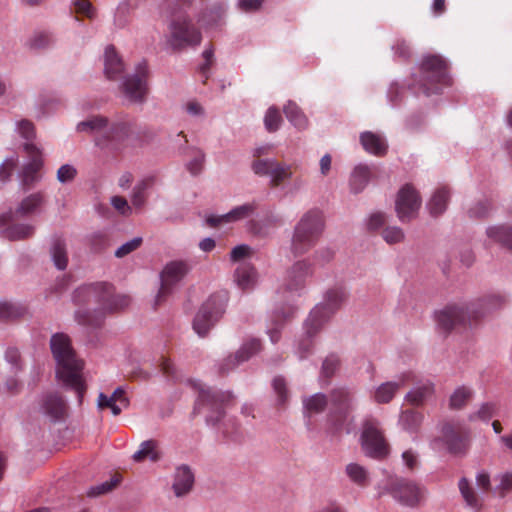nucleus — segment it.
<instances>
[{
    "instance_id": "09e8293b",
    "label": "nucleus",
    "mask_w": 512,
    "mask_h": 512,
    "mask_svg": "<svg viewBox=\"0 0 512 512\" xmlns=\"http://www.w3.org/2000/svg\"><path fill=\"white\" fill-rule=\"evenodd\" d=\"M497 411V405L493 402L483 403L480 408L475 412L469 415V420H482L488 421L490 420Z\"/></svg>"
},
{
    "instance_id": "cd10ccee",
    "label": "nucleus",
    "mask_w": 512,
    "mask_h": 512,
    "mask_svg": "<svg viewBox=\"0 0 512 512\" xmlns=\"http://www.w3.org/2000/svg\"><path fill=\"white\" fill-rule=\"evenodd\" d=\"M15 221L6 224L0 223L1 226H6L1 235L3 238L10 241L25 240L34 235L35 227L31 224L14 223Z\"/></svg>"
},
{
    "instance_id": "6e6d98bb",
    "label": "nucleus",
    "mask_w": 512,
    "mask_h": 512,
    "mask_svg": "<svg viewBox=\"0 0 512 512\" xmlns=\"http://www.w3.org/2000/svg\"><path fill=\"white\" fill-rule=\"evenodd\" d=\"M204 161V153L201 151H196L194 158L187 164L188 171L194 176L200 174L203 170Z\"/></svg>"
},
{
    "instance_id": "9d476101",
    "label": "nucleus",
    "mask_w": 512,
    "mask_h": 512,
    "mask_svg": "<svg viewBox=\"0 0 512 512\" xmlns=\"http://www.w3.org/2000/svg\"><path fill=\"white\" fill-rule=\"evenodd\" d=\"M234 398L230 391H214L211 388H200L195 411L205 412L208 423L215 425L225 414V406Z\"/></svg>"
},
{
    "instance_id": "13d9d810",
    "label": "nucleus",
    "mask_w": 512,
    "mask_h": 512,
    "mask_svg": "<svg viewBox=\"0 0 512 512\" xmlns=\"http://www.w3.org/2000/svg\"><path fill=\"white\" fill-rule=\"evenodd\" d=\"M490 208L491 205L487 200L478 202L474 207L469 209V216L478 219L485 218L488 216Z\"/></svg>"
},
{
    "instance_id": "f03ea898",
    "label": "nucleus",
    "mask_w": 512,
    "mask_h": 512,
    "mask_svg": "<svg viewBox=\"0 0 512 512\" xmlns=\"http://www.w3.org/2000/svg\"><path fill=\"white\" fill-rule=\"evenodd\" d=\"M73 301L76 305L97 303L103 315L105 312H114L127 307L130 298L126 295H115L113 286L108 283H95L77 288L73 293ZM76 318L82 325L98 326L102 316L92 317L89 312L77 311Z\"/></svg>"
},
{
    "instance_id": "8fccbe9b",
    "label": "nucleus",
    "mask_w": 512,
    "mask_h": 512,
    "mask_svg": "<svg viewBox=\"0 0 512 512\" xmlns=\"http://www.w3.org/2000/svg\"><path fill=\"white\" fill-rule=\"evenodd\" d=\"M120 480H121L120 476L116 475L109 481H106L100 485L92 487L89 490L88 495L93 497V496H100V495L106 494V493L112 491L115 487H117L118 484L120 483Z\"/></svg>"
},
{
    "instance_id": "864d4df0",
    "label": "nucleus",
    "mask_w": 512,
    "mask_h": 512,
    "mask_svg": "<svg viewBox=\"0 0 512 512\" xmlns=\"http://www.w3.org/2000/svg\"><path fill=\"white\" fill-rule=\"evenodd\" d=\"M392 49L395 55L401 60L409 59L412 54L411 47L405 39H397Z\"/></svg>"
},
{
    "instance_id": "c03bdc74",
    "label": "nucleus",
    "mask_w": 512,
    "mask_h": 512,
    "mask_svg": "<svg viewBox=\"0 0 512 512\" xmlns=\"http://www.w3.org/2000/svg\"><path fill=\"white\" fill-rule=\"evenodd\" d=\"M339 366H340L339 357L335 354L328 355L322 363L321 372H320V380L322 382H324L326 385H328L330 382V379L334 376V374L338 370Z\"/></svg>"
},
{
    "instance_id": "72a5a7b5",
    "label": "nucleus",
    "mask_w": 512,
    "mask_h": 512,
    "mask_svg": "<svg viewBox=\"0 0 512 512\" xmlns=\"http://www.w3.org/2000/svg\"><path fill=\"white\" fill-rule=\"evenodd\" d=\"M345 474L352 483L360 488H365L370 484L369 471L358 463L347 464Z\"/></svg>"
},
{
    "instance_id": "dca6fc26",
    "label": "nucleus",
    "mask_w": 512,
    "mask_h": 512,
    "mask_svg": "<svg viewBox=\"0 0 512 512\" xmlns=\"http://www.w3.org/2000/svg\"><path fill=\"white\" fill-rule=\"evenodd\" d=\"M421 205V198L415 188L406 184L398 193L396 200V212L402 222L413 219Z\"/></svg>"
},
{
    "instance_id": "a211bd4d",
    "label": "nucleus",
    "mask_w": 512,
    "mask_h": 512,
    "mask_svg": "<svg viewBox=\"0 0 512 512\" xmlns=\"http://www.w3.org/2000/svg\"><path fill=\"white\" fill-rule=\"evenodd\" d=\"M444 441L450 453L464 454L469 445V433L459 424L446 423L442 429Z\"/></svg>"
},
{
    "instance_id": "a18cd8bd",
    "label": "nucleus",
    "mask_w": 512,
    "mask_h": 512,
    "mask_svg": "<svg viewBox=\"0 0 512 512\" xmlns=\"http://www.w3.org/2000/svg\"><path fill=\"white\" fill-rule=\"evenodd\" d=\"M25 308L21 305L11 302H0V321H11L22 317L25 314Z\"/></svg>"
},
{
    "instance_id": "f704fd0d",
    "label": "nucleus",
    "mask_w": 512,
    "mask_h": 512,
    "mask_svg": "<svg viewBox=\"0 0 512 512\" xmlns=\"http://www.w3.org/2000/svg\"><path fill=\"white\" fill-rule=\"evenodd\" d=\"M450 198V192L446 187H441L435 191L428 203V209L432 216L441 215L447 208Z\"/></svg>"
},
{
    "instance_id": "423d86ee",
    "label": "nucleus",
    "mask_w": 512,
    "mask_h": 512,
    "mask_svg": "<svg viewBox=\"0 0 512 512\" xmlns=\"http://www.w3.org/2000/svg\"><path fill=\"white\" fill-rule=\"evenodd\" d=\"M324 230L322 212L317 209L307 211L294 228L291 252L300 256L310 251L318 242Z\"/></svg>"
},
{
    "instance_id": "20e7f679",
    "label": "nucleus",
    "mask_w": 512,
    "mask_h": 512,
    "mask_svg": "<svg viewBox=\"0 0 512 512\" xmlns=\"http://www.w3.org/2000/svg\"><path fill=\"white\" fill-rule=\"evenodd\" d=\"M50 346L57 362V377L67 387L75 390L81 400L86 391V385L82 378L83 361L77 358L69 337L63 333L53 335Z\"/></svg>"
},
{
    "instance_id": "3c124183",
    "label": "nucleus",
    "mask_w": 512,
    "mask_h": 512,
    "mask_svg": "<svg viewBox=\"0 0 512 512\" xmlns=\"http://www.w3.org/2000/svg\"><path fill=\"white\" fill-rule=\"evenodd\" d=\"M381 235L388 244L400 243L405 237L402 229L396 226L385 227L382 230Z\"/></svg>"
},
{
    "instance_id": "4c0bfd02",
    "label": "nucleus",
    "mask_w": 512,
    "mask_h": 512,
    "mask_svg": "<svg viewBox=\"0 0 512 512\" xmlns=\"http://www.w3.org/2000/svg\"><path fill=\"white\" fill-rule=\"evenodd\" d=\"M50 253L56 268L65 270L68 265V254L64 240L55 238L52 242Z\"/></svg>"
},
{
    "instance_id": "e433bc0d",
    "label": "nucleus",
    "mask_w": 512,
    "mask_h": 512,
    "mask_svg": "<svg viewBox=\"0 0 512 512\" xmlns=\"http://www.w3.org/2000/svg\"><path fill=\"white\" fill-rule=\"evenodd\" d=\"M328 405V398L323 393H316L303 399L305 414L308 416L322 413Z\"/></svg>"
},
{
    "instance_id": "7ed1b4c3",
    "label": "nucleus",
    "mask_w": 512,
    "mask_h": 512,
    "mask_svg": "<svg viewBox=\"0 0 512 512\" xmlns=\"http://www.w3.org/2000/svg\"><path fill=\"white\" fill-rule=\"evenodd\" d=\"M78 132H87L97 136L96 143H108L113 147L138 140L141 132L133 119H121L110 123L108 118L101 115L91 116L78 123Z\"/></svg>"
},
{
    "instance_id": "f8f14e48",
    "label": "nucleus",
    "mask_w": 512,
    "mask_h": 512,
    "mask_svg": "<svg viewBox=\"0 0 512 512\" xmlns=\"http://www.w3.org/2000/svg\"><path fill=\"white\" fill-rule=\"evenodd\" d=\"M227 300V293H216L201 306L193 321V329L199 336H206L210 328L224 313Z\"/></svg>"
},
{
    "instance_id": "e2e57ef3",
    "label": "nucleus",
    "mask_w": 512,
    "mask_h": 512,
    "mask_svg": "<svg viewBox=\"0 0 512 512\" xmlns=\"http://www.w3.org/2000/svg\"><path fill=\"white\" fill-rule=\"evenodd\" d=\"M204 58V63L200 66V72L205 76V79L208 78L207 73L213 64L214 60V48L211 45L209 48L205 49L202 54Z\"/></svg>"
},
{
    "instance_id": "49530a36",
    "label": "nucleus",
    "mask_w": 512,
    "mask_h": 512,
    "mask_svg": "<svg viewBox=\"0 0 512 512\" xmlns=\"http://www.w3.org/2000/svg\"><path fill=\"white\" fill-rule=\"evenodd\" d=\"M273 390L277 396V405L284 406L289 399L287 382L282 376H276L272 381Z\"/></svg>"
},
{
    "instance_id": "774afa93",
    "label": "nucleus",
    "mask_w": 512,
    "mask_h": 512,
    "mask_svg": "<svg viewBox=\"0 0 512 512\" xmlns=\"http://www.w3.org/2000/svg\"><path fill=\"white\" fill-rule=\"evenodd\" d=\"M112 204L114 208L122 214H126L130 210L127 200L124 197L114 196L112 198Z\"/></svg>"
},
{
    "instance_id": "f3484780",
    "label": "nucleus",
    "mask_w": 512,
    "mask_h": 512,
    "mask_svg": "<svg viewBox=\"0 0 512 512\" xmlns=\"http://www.w3.org/2000/svg\"><path fill=\"white\" fill-rule=\"evenodd\" d=\"M389 493L400 503L414 506L423 496L422 489L414 482L395 479L390 483Z\"/></svg>"
},
{
    "instance_id": "393cba45",
    "label": "nucleus",
    "mask_w": 512,
    "mask_h": 512,
    "mask_svg": "<svg viewBox=\"0 0 512 512\" xmlns=\"http://www.w3.org/2000/svg\"><path fill=\"white\" fill-rule=\"evenodd\" d=\"M129 400L122 388H117L112 395L107 396L100 393L98 397V407L100 409L109 408L114 416L120 415L123 408H127Z\"/></svg>"
},
{
    "instance_id": "6ab92c4d",
    "label": "nucleus",
    "mask_w": 512,
    "mask_h": 512,
    "mask_svg": "<svg viewBox=\"0 0 512 512\" xmlns=\"http://www.w3.org/2000/svg\"><path fill=\"white\" fill-rule=\"evenodd\" d=\"M312 266L307 260H301L292 265L287 271L284 286L290 292H298L306 285L312 275Z\"/></svg>"
},
{
    "instance_id": "bb28decb",
    "label": "nucleus",
    "mask_w": 512,
    "mask_h": 512,
    "mask_svg": "<svg viewBox=\"0 0 512 512\" xmlns=\"http://www.w3.org/2000/svg\"><path fill=\"white\" fill-rule=\"evenodd\" d=\"M360 142L364 150L370 154L382 157L387 153V141L380 134L373 133L371 131H365L360 135Z\"/></svg>"
},
{
    "instance_id": "c9c22d12",
    "label": "nucleus",
    "mask_w": 512,
    "mask_h": 512,
    "mask_svg": "<svg viewBox=\"0 0 512 512\" xmlns=\"http://www.w3.org/2000/svg\"><path fill=\"white\" fill-rule=\"evenodd\" d=\"M422 420L423 415L421 412L414 409H407L400 414L399 424L404 430L410 433H416L421 426Z\"/></svg>"
},
{
    "instance_id": "5701e85b",
    "label": "nucleus",
    "mask_w": 512,
    "mask_h": 512,
    "mask_svg": "<svg viewBox=\"0 0 512 512\" xmlns=\"http://www.w3.org/2000/svg\"><path fill=\"white\" fill-rule=\"evenodd\" d=\"M413 380L414 375L411 372H407L403 373L397 381L382 383L374 393V400L380 404L389 403L401 386L413 382Z\"/></svg>"
},
{
    "instance_id": "2eb2a0df",
    "label": "nucleus",
    "mask_w": 512,
    "mask_h": 512,
    "mask_svg": "<svg viewBox=\"0 0 512 512\" xmlns=\"http://www.w3.org/2000/svg\"><path fill=\"white\" fill-rule=\"evenodd\" d=\"M189 269V264L183 260L171 261L165 265L160 274L161 286L156 297L157 304L165 300L173 287L185 277Z\"/></svg>"
},
{
    "instance_id": "aec40b11",
    "label": "nucleus",
    "mask_w": 512,
    "mask_h": 512,
    "mask_svg": "<svg viewBox=\"0 0 512 512\" xmlns=\"http://www.w3.org/2000/svg\"><path fill=\"white\" fill-rule=\"evenodd\" d=\"M261 349V343L257 339H252L245 343L235 355H230L223 360L219 366V373L225 375L235 369L240 363L247 361L251 356Z\"/></svg>"
},
{
    "instance_id": "680f3d73",
    "label": "nucleus",
    "mask_w": 512,
    "mask_h": 512,
    "mask_svg": "<svg viewBox=\"0 0 512 512\" xmlns=\"http://www.w3.org/2000/svg\"><path fill=\"white\" fill-rule=\"evenodd\" d=\"M17 164V160L15 159H7L0 166V181L6 182L10 179L15 167Z\"/></svg>"
},
{
    "instance_id": "052dcab7",
    "label": "nucleus",
    "mask_w": 512,
    "mask_h": 512,
    "mask_svg": "<svg viewBox=\"0 0 512 512\" xmlns=\"http://www.w3.org/2000/svg\"><path fill=\"white\" fill-rule=\"evenodd\" d=\"M77 174L76 169L68 164L62 165L57 171V179L61 183H66L75 178Z\"/></svg>"
},
{
    "instance_id": "7c9ffc66",
    "label": "nucleus",
    "mask_w": 512,
    "mask_h": 512,
    "mask_svg": "<svg viewBox=\"0 0 512 512\" xmlns=\"http://www.w3.org/2000/svg\"><path fill=\"white\" fill-rule=\"evenodd\" d=\"M105 75L110 80L117 79L124 71V64L113 46L105 50Z\"/></svg>"
},
{
    "instance_id": "0e129e2a",
    "label": "nucleus",
    "mask_w": 512,
    "mask_h": 512,
    "mask_svg": "<svg viewBox=\"0 0 512 512\" xmlns=\"http://www.w3.org/2000/svg\"><path fill=\"white\" fill-rule=\"evenodd\" d=\"M251 253V248L247 245H239L233 248L231 251V259L233 261H240L245 257L249 256Z\"/></svg>"
},
{
    "instance_id": "a878e982",
    "label": "nucleus",
    "mask_w": 512,
    "mask_h": 512,
    "mask_svg": "<svg viewBox=\"0 0 512 512\" xmlns=\"http://www.w3.org/2000/svg\"><path fill=\"white\" fill-rule=\"evenodd\" d=\"M194 485V474L187 465L176 468L173 482V491L177 497L188 494Z\"/></svg>"
},
{
    "instance_id": "4be33fe9",
    "label": "nucleus",
    "mask_w": 512,
    "mask_h": 512,
    "mask_svg": "<svg viewBox=\"0 0 512 512\" xmlns=\"http://www.w3.org/2000/svg\"><path fill=\"white\" fill-rule=\"evenodd\" d=\"M43 197L40 193H35L24 198L14 211H9L0 215V223L16 221L19 218L29 216L34 213L42 204Z\"/></svg>"
},
{
    "instance_id": "473e14b6",
    "label": "nucleus",
    "mask_w": 512,
    "mask_h": 512,
    "mask_svg": "<svg viewBox=\"0 0 512 512\" xmlns=\"http://www.w3.org/2000/svg\"><path fill=\"white\" fill-rule=\"evenodd\" d=\"M235 282L242 290L252 288L256 283V271L249 263H241L235 271Z\"/></svg>"
},
{
    "instance_id": "bf43d9fd",
    "label": "nucleus",
    "mask_w": 512,
    "mask_h": 512,
    "mask_svg": "<svg viewBox=\"0 0 512 512\" xmlns=\"http://www.w3.org/2000/svg\"><path fill=\"white\" fill-rule=\"evenodd\" d=\"M17 129H18L19 134L26 140L33 139L35 136L34 124L29 120H26V119L20 120L17 123Z\"/></svg>"
},
{
    "instance_id": "79ce46f5",
    "label": "nucleus",
    "mask_w": 512,
    "mask_h": 512,
    "mask_svg": "<svg viewBox=\"0 0 512 512\" xmlns=\"http://www.w3.org/2000/svg\"><path fill=\"white\" fill-rule=\"evenodd\" d=\"M284 114L296 128L305 129L307 127L308 120L296 103L288 101L284 106Z\"/></svg>"
},
{
    "instance_id": "58836bf2",
    "label": "nucleus",
    "mask_w": 512,
    "mask_h": 512,
    "mask_svg": "<svg viewBox=\"0 0 512 512\" xmlns=\"http://www.w3.org/2000/svg\"><path fill=\"white\" fill-rule=\"evenodd\" d=\"M371 177L370 168L366 165H358L353 170L350 178V186L354 193L361 192Z\"/></svg>"
},
{
    "instance_id": "9b49d317",
    "label": "nucleus",
    "mask_w": 512,
    "mask_h": 512,
    "mask_svg": "<svg viewBox=\"0 0 512 512\" xmlns=\"http://www.w3.org/2000/svg\"><path fill=\"white\" fill-rule=\"evenodd\" d=\"M169 44L174 50L196 47L202 41L200 30L187 15H179L172 19L170 25Z\"/></svg>"
},
{
    "instance_id": "1a4fd4ad",
    "label": "nucleus",
    "mask_w": 512,
    "mask_h": 512,
    "mask_svg": "<svg viewBox=\"0 0 512 512\" xmlns=\"http://www.w3.org/2000/svg\"><path fill=\"white\" fill-rule=\"evenodd\" d=\"M361 447L365 455L375 459H383L389 453V445L380 422L372 416L363 420Z\"/></svg>"
},
{
    "instance_id": "b1692460",
    "label": "nucleus",
    "mask_w": 512,
    "mask_h": 512,
    "mask_svg": "<svg viewBox=\"0 0 512 512\" xmlns=\"http://www.w3.org/2000/svg\"><path fill=\"white\" fill-rule=\"evenodd\" d=\"M257 209L256 203H246L241 206H237L232 209L229 213L222 216H209L206 220L210 227H218L224 223H230L237 220H241L249 217Z\"/></svg>"
},
{
    "instance_id": "ddd939ff",
    "label": "nucleus",
    "mask_w": 512,
    "mask_h": 512,
    "mask_svg": "<svg viewBox=\"0 0 512 512\" xmlns=\"http://www.w3.org/2000/svg\"><path fill=\"white\" fill-rule=\"evenodd\" d=\"M267 148H258L254 156L257 157L252 163V170L258 176H269L270 187L276 188L289 180L293 175L291 165L280 163L272 159H261L260 156L266 153Z\"/></svg>"
},
{
    "instance_id": "338daca9",
    "label": "nucleus",
    "mask_w": 512,
    "mask_h": 512,
    "mask_svg": "<svg viewBox=\"0 0 512 512\" xmlns=\"http://www.w3.org/2000/svg\"><path fill=\"white\" fill-rule=\"evenodd\" d=\"M264 0H239V7L245 12L258 10Z\"/></svg>"
},
{
    "instance_id": "39448f33",
    "label": "nucleus",
    "mask_w": 512,
    "mask_h": 512,
    "mask_svg": "<svg viewBox=\"0 0 512 512\" xmlns=\"http://www.w3.org/2000/svg\"><path fill=\"white\" fill-rule=\"evenodd\" d=\"M347 293L342 287H334L326 292L324 302L317 305L309 314L305 322L306 338L299 343L300 358H306L313 346L311 337L314 336L323 324L342 306L346 301Z\"/></svg>"
},
{
    "instance_id": "4468645a",
    "label": "nucleus",
    "mask_w": 512,
    "mask_h": 512,
    "mask_svg": "<svg viewBox=\"0 0 512 512\" xmlns=\"http://www.w3.org/2000/svg\"><path fill=\"white\" fill-rule=\"evenodd\" d=\"M148 77L147 63L142 61L136 66L135 73L127 76L121 84V93L132 103L141 104L145 102L149 92Z\"/></svg>"
},
{
    "instance_id": "5fc2aeb1",
    "label": "nucleus",
    "mask_w": 512,
    "mask_h": 512,
    "mask_svg": "<svg viewBox=\"0 0 512 512\" xmlns=\"http://www.w3.org/2000/svg\"><path fill=\"white\" fill-rule=\"evenodd\" d=\"M54 42L52 35L48 32H39L31 39V46L37 49L49 47Z\"/></svg>"
},
{
    "instance_id": "69168bd1",
    "label": "nucleus",
    "mask_w": 512,
    "mask_h": 512,
    "mask_svg": "<svg viewBox=\"0 0 512 512\" xmlns=\"http://www.w3.org/2000/svg\"><path fill=\"white\" fill-rule=\"evenodd\" d=\"M386 217L383 213L377 212L373 213L368 222V228L370 230H376L380 227H382L385 224Z\"/></svg>"
},
{
    "instance_id": "412c9836",
    "label": "nucleus",
    "mask_w": 512,
    "mask_h": 512,
    "mask_svg": "<svg viewBox=\"0 0 512 512\" xmlns=\"http://www.w3.org/2000/svg\"><path fill=\"white\" fill-rule=\"evenodd\" d=\"M24 150L30 160L23 168L22 184L30 187L38 179L37 174L42 168L43 161L40 150L34 144L26 143Z\"/></svg>"
},
{
    "instance_id": "2f4dec72",
    "label": "nucleus",
    "mask_w": 512,
    "mask_h": 512,
    "mask_svg": "<svg viewBox=\"0 0 512 512\" xmlns=\"http://www.w3.org/2000/svg\"><path fill=\"white\" fill-rule=\"evenodd\" d=\"M488 238L512 252V226L500 225L487 229Z\"/></svg>"
},
{
    "instance_id": "f257e3e1",
    "label": "nucleus",
    "mask_w": 512,
    "mask_h": 512,
    "mask_svg": "<svg viewBox=\"0 0 512 512\" xmlns=\"http://www.w3.org/2000/svg\"><path fill=\"white\" fill-rule=\"evenodd\" d=\"M506 302L504 296L493 294L467 305L450 304L435 313V320L442 331L449 333L457 327H472L485 315L502 308Z\"/></svg>"
},
{
    "instance_id": "a19ab883",
    "label": "nucleus",
    "mask_w": 512,
    "mask_h": 512,
    "mask_svg": "<svg viewBox=\"0 0 512 512\" xmlns=\"http://www.w3.org/2000/svg\"><path fill=\"white\" fill-rule=\"evenodd\" d=\"M146 458L156 462L161 458L160 453L157 451V442L154 440H147L140 444L139 450L133 454V460L142 462Z\"/></svg>"
},
{
    "instance_id": "c756f323",
    "label": "nucleus",
    "mask_w": 512,
    "mask_h": 512,
    "mask_svg": "<svg viewBox=\"0 0 512 512\" xmlns=\"http://www.w3.org/2000/svg\"><path fill=\"white\" fill-rule=\"evenodd\" d=\"M434 394V384L427 380L420 383L410 390L405 399L408 403L415 406L423 405Z\"/></svg>"
},
{
    "instance_id": "6e6552de",
    "label": "nucleus",
    "mask_w": 512,
    "mask_h": 512,
    "mask_svg": "<svg viewBox=\"0 0 512 512\" xmlns=\"http://www.w3.org/2000/svg\"><path fill=\"white\" fill-rule=\"evenodd\" d=\"M331 410L327 415V430L335 435L345 427L354 409L355 393L348 387H336L329 393Z\"/></svg>"
},
{
    "instance_id": "37998d69",
    "label": "nucleus",
    "mask_w": 512,
    "mask_h": 512,
    "mask_svg": "<svg viewBox=\"0 0 512 512\" xmlns=\"http://www.w3.org/2000/svg\"><path fill=\"white\" fill-rule=\"evenodd\" d=\"M473 397V390L467 386H460L455 389L449 399L451 409H462Z\"/></svg>"
},
{
    "instance_id": "c85d7f7f",
    "label": "nucleus",
    "mask_w": 512,
    "mask_h": 512,
    "mask_svg": "<svg viewBox=\"0 0 512 512\" xmlns=\"http://www.w3.org/2000/svg\"><path fill=\"white\" fill-rule=\"evenodd\" d=\"M42 409L52 420H59L65 415L66 404L60 395L49 393L43 398Z\"/></svg>"
},
{
    "instance_id": "4d7b16f0",
    "label": "nucleus",
    "mask_w": 512,
    "mask_h": 512,
    "mask_svg": "<svg viewBox=\"0 0 512 512\" xmlns=\"http://www.w3.org/2000/svg\"><path fill=\"white\" fill-rule=\"evenodd\" d=\"M74 12L88 18L94 16V8L89 0H73Z\"/></svg>"
},
{
    "instance_id": "ea45409f",
    "label": "nucleus",
    "mask_w": 512,
    "mask_h": 512,
    "mask_svg": "<svg viewBox=\"0 0 512 512\" xmlns=\"http://www.w3.org/2000/svg\"><path fill=\"white\" fill-rule=\"evenodd\" d=\"M458 486L466 504L472 509L479 510L482 507V499L475 492L469 481L463 477L460 479Z\"/></svg>"
},
{
    "instance_id": "0eeeda50",
    "label": "nucleus",
    "mask_w": 512,
    "mask_h": 512,
    "mask_svg": "<svg viewBox=\"0 0 512 512\" xmlns=\"http://www.w3.org/2000/svg\"><path fill=\"white\" fill-rule=\"evenodd\" d=\"M450 84L448 64L440 55H426L420 65V79L415 93L426 96L439 92L441 86Z\"/></svg>"
},
{
    "instance_id": "de8ad7c7",
    "label": "nucleus",
    "mask_w": 512,
    "mask_h": 512,
    "mask_svg": "<svg viewBox=\"0 0 512 512\" xmlns=\"http://www.w3.org/2000/svg\"><path fill=\"white\" fill-rule=\"evenodd\" d=\"M283 122L280 111L276 107H270L264 117V125L268 132H275Z\"/></svg>"
},
{
    "instance_id": "603ef678",
    "label": "nucleus",
    "mask_w": 512,
    "mask_h": 512,
    "mask_svg": "<svg viewBox=\"0 0 512 512\" xmlns=\"http://www.w3.org/2000/svg\"><path fill=\"white\" fill-rule=\"evenodd\" d=\"M142 238L136 237L132 240L122 244L116 251L115 256L117 258H123L127 256L128 254L132 253L133 251L137 250L142 245Z\"/></svg>"
}]
</instances>
